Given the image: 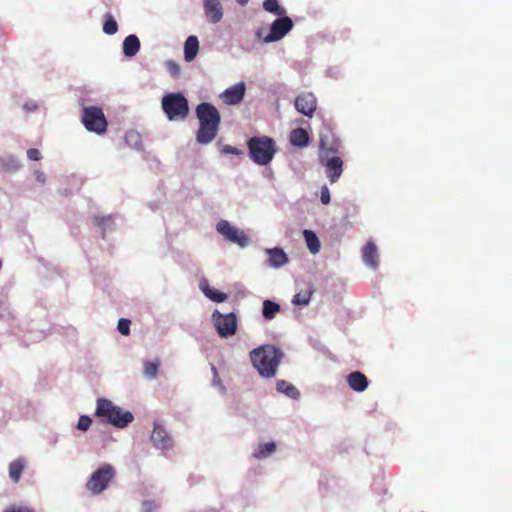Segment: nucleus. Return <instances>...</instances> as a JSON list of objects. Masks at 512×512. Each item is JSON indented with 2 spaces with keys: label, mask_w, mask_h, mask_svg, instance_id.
I'll return each instance as SVG.
<instances>
[{
  "label": "nucleus",
  "mask_w": 512,
  "mask_h": 512,
  "mask_svg": "<svg viewBox=\"0 0 512 512\" xmlns=\"http://www.w3.org/2000/svg\"><path fill=\"white\" fill-rule=\"evenodd\" d=\"M340 149V140L330 131L326 130L320 134V162L332 154H337Z\"/></svg>",
  "instance_id": "9b49d317"
},
{
  "label": "nucleus",
  "mask_w": 512,
  "mask_h": 512,
  "mask_svg": "<svg viewBox=\"0 0 512 512\" xmlns=\"http://www.w3.org/2000/svg\"><path fill=\"white\" fill-rule=\"evenodd\" d=\"M276 390L278 393L283 394L293 400H297L300 397L299 390L286 380H277Z\"/></svg>",
  "instance_id": "5701e85b"
},
{
  "label": "nucleus",
  "mask_w": 512,
  "mask_h": 512,
  "mask_svg": "<svg viewBox=\"0 0 512 512\" xmlns=\"http://www.w3.org/2000/svg\"><path fill=\"white\" fill-rule=\"evenodd\" d=\"M294 24L290 17L286 14L278 16L271 26L269 33L263 38L264 43H273L284 38L293 28Z\"/></svg>",
  "instance_id": "1a4fd4ad"
},
{
  "label": "nucleus",
  "mask_w": 512,
  "mask_h": 512,
  "mask_svg": "<svg viewBox=\"0 0 512 512\" xmlns=\"http://www.w3.org/2000/svg\"><path fill=\"white\" fill-rule=\"evenodd\" d=\"M276 451L275 442L261 443L257 449L253 452L252 456L255 459H265L271 456Z\"/></svg>",
  "instance_id": "a878e982"
},
{
  "label": "nucleus",
  "mask_w": 512,
  "mask_h": 512,
  "mask_svg": "<svg viewBox=\"0 0 512 512\" xmlns=\"http://www.w3.org/2000/svg\"><path fill=\"white\" fill-rule=\"evenodd\" d=\"M200 289L213 302L221 303L227 299V295L224 292L211 288L207 282H201Z\"/></svg>",
  "instance_id": "b1692460"
},
{
  "label": "nucleus",
  "mask_w": 512,
  "mask_h": 512,
  "mask_svg": "<svg viewBox=\"0 0 512 512\" xmlns=\"http://www.w3.org/2000/svg\"><path fill=\"white\" fill-rule=\"evenodd\" d=\"M166 68L173 76H177L180 73V66L173 60L166 62Z\"/></svg>",
  "instance_id": "ea45409f"
},
{
  "label": "nucleus",
  "mask_w": 512,
  "mask_h": 512,
  "mask_svg": "<svg viewBox=\"0 0 512 512\" xmlns=\"http://www.w3.org/2000/svg\"><path fill=\"white\" fill-rule=\"evenodd\" d=\"M95 223L102 229L103 238L105 237V233L112 229V225L114 224V216H101L95 218Z\"/></svg>",
  "instance_id": "2f4dec72"
},
{
  "label": "nucleus",
  "mask_w": 512,
  "mask_h": 512,
  "mask_svg": "<svg viewBox=\"0 0 512 512\" xmlns=\"http://www.w3.org/2000/svg\"><path fill=\"white\" fill-rule=\"evenodd\" d=\"M35 176H36V180L39 183L44 184L46 182V175L42 171H36Z\"/></svg>",
  "instance_id": "de8ad7c7"
},
{
  "label": "nucleus",
  "mask_w": 512,
  "mask_h": 512,
  "mask_svg": "<svg viewBox=\"0 0 512 512\" xmlns=\"http://www.w3.org/2000/svg\"><path fill=\"white\" fill-rule=\"evenodd\" d=\"M95 416L119 429L126 428L134 420L132 412L123 410L106 398L97 399Z\"/></svg>",
  "instance_id": "7ed1b4c3"
},
{
  "label": "nucleus",
  "mask_w": 512,
  "mask_h": 512,
  "mask_svg": "<svg viewBox=\"0 0 512 512\" xmlns=\"http://www.w3.org/2000/svg\"><path fill=\"white\" fill-rule=\"evenodd\" d=\"M358 211H359L358 206L355 205V204H352L351 205V212H352V214H356V213H358Z\"/></svg>",
  "instance_id": "8fccbe9b"
},
{
  "label": "nucleus",
  "mask_w": 512,
  "mask_h": 512,
  "mask_svg": "<svg viewBox=\"0 0 512 512\" xmlns=\"http://www.w3.org/2000/svg\"><path fill=\"white\" fill-rule=\"evenodd\" d=\"M237 3L241 6H245L248 4L249 0H236Z\"/></svg>",
  "instance_id": "3c124183"
},
{
  "label": "nucleus",
  "mask_w": 512,
  "mask_h": 512,
  "mask_svg": "<svg viewBox=\"0 0 512 512\" xmlns=\"http://www.w3.org/2000/svg\"><path fill=\"white\" fill-rule=\"evenodd\" d=\"M212 384H213V386L219 387L221 393L224 394L226 392V387L222 384V381H221L219 375H216L215 377H213Z\"/></svg>",
  "instance_id": "a18cd8bd"
},
{
  "label": "nucleus",
  "mask_w": 512,
  "mask_h": 512,
  "mask_svg": "<svg viewBox=\"0 0 512 512\" xmlns=\"http://www.w3.org/2000/svg\"><path fill=\"white\" fill-rule=\"evenodd\" d=\"M59 442V434L50 433L47 437V443L51 447H55Z\"/></svg>",
  "instance_id": "37998d69"
},
{
  "label": "nucleus",
  "mask_w": 512,
  "mask_h": 512,
  "mask_svg": "<svg viewBox=\"0 0 512 512\" xmlns=\"http://www.w3.org/2000/svg\"><path fill=\"white\" fill-rule=\"evenodd\" d=\"M245 83L239 82L229 88H227L220 97L223 102L227 105H236L240 103L245 95Z\"/></svg>",
  "instance_id": "dca6fc26"
},
{
  "label": "nucleus",
  "mask_w": 512,
  "mask_h": 512,
  "mask_svg": "<svg viewBox=\"0 0 512 512\" xmlns=\"http://www.w3.org/2000/svg\"><path fill=\"white\" fill-rule=\"evenodd\" d=\"M140 45V40L135 34L128 35L123 41V54L129 58L135 56L140 50Z\"/></svg>",
  "instance_id": "aec40b11"
},
{
  "label": "nucleus",
  "mask_w": 512,
  "mask_h": 512,
  "mask_svg": "<svg viewBox=\"0 0 512 512\" xmlns=\"http://www.w3.org/2000/svg\"><path fill=\"white\" fill-rule=\"evenodd\" d=\"M27 157L29 160L38 161L41 159V153L36 148H30L27 150Z\"/></svg>",
  "instance_id": "a19ab883"
},
{
  "label": "nucleus",
  "mask_w": 512,
  "mask_h": 512,
  "mask_svg": "<svg viewBox=\"0 0 512 512\" xmlns=\"http://www.w3.org/2000/svg\"><path fill=\"white\" fill-rule=\"evenodd\" d=\"M199 51V41L194 35L189 36L184 43V59L191 62L195 59Z\"/></svg>",
  "instance_id": "412c9836"
},
{
  "label": "nucleus",
  "mask_w": 512,
  "mask_h": 512,
  "mask_svg": "<svg viewBox=\"0 0 512 512\" xmlns=\"http://www.w3.org/2000/svg\"><path fill=\"white\" fill-rule=\"evenodd\" d=\"M347 383L349 387L355 392L365 391L369 384L367 377L359 371H354L348 374Z\"/></svg>",
  "instance_id": "6ab92c4d"
},
{
  "label": "nucleus",
  "mask_w": 512,
  "mask_h": 512,
  "mask_svg": "<svg viewBox=\"0 0 512 512\" xmlns=\"http://www.w3.org/2000/svg\"><path fill=\"white\" fill-rule=\"evenodd\" d=\"M284 356V351L273 344L258 346L249 353L253 368L265 379H272L276 376Z\"/></svg>",
  "instance_id": "f257e3e1"
},
{
  "label": "nucleus",
  "mask_w": 512,
  "mask_h": 512,
  "mask_svg": "<svg viewBox=\"0 0 512 512\" xmlns=\"http://www.w3.org/2000/svg\"><path fill=\"white\" fill-rule=\"evenodd\" d=\"M199 121V128L196 133V141L200 145L210 144L217 136L221 115L217 108L209 102H201L195 109Z\"/></svg>",
  "instance_id": "f03ea898"
},
{
  "label": "nucleus",
  "mask_w": 512,
  "mask_h": 512,
  "mask_svg": "<svg viewBox=\"0 0 512 512\" xmlns=\"http://www.w3.org/2000/svg\"><path fill=\"white\" fill-rule=\"evenodd\" d=\"M212 321L217 333L223 338L233 336L237 331V317L233 312L222 314L215 310L212 313Z\"/></svg>",
  "instance_id": "6e6552de"
},
{
  "label": "nucleus",
  "mask_w": 512,
  "mask_h": 512,
  "mask_svg": "<svg viewBox=\"0 0 512 512\" xmlns=\"http://www.w3.org/2000/svg\"><path fill=\"white\" fill-rule=\"evenodd\" d=\"M265 253L268 256L267 266L273 269H279L289 262L287 254L280 247L267 248Z\"/></svg>",
  "instance_id": "f3484780"
},
{
  "label": "nucleus",
  "mask_w": 512,
  "mask_h": 512,
  "mask_svg": "<svg viewBox=\"0 0 512 512\" xmlns=\"http://www.w3.org/2000/svg\"><path fill=\"white\" fill-rule=\"evenodd\" d=\"M2 164L6 169L12 170V171L18 170L20 167V163H19L18 159L13 156H7V157L3 158Z\"/></svg>",
  "instance_id": "f704fd0d"
},
{
  "label": "nucleus",
  "mask_w": 512,
  "mask_h": 512,
  "mask_svg": "<svg viewBox=\"0 0 512 512\" xmlns=\"http://www.w3.org/2000/svg\"><path fill=\"white\" fill-rule=\"evenodd\" d=\"M362 260L369 268L376 269L378 267V252L374 242L368 241L363 247Z\"/></svg>",
  "instance_id": "a211bd4d"
},
{
  "label": "nucleus",
  "mask_w": 512,
  "mask_h": 512,
  "mask_svg": "<svg viewBox=\"0 0 512 512\" xmlns=\"http://www.w3.org/2000/svg\"><path fill=\"white\" fill-rule=\"evenodd\" d=\"M131 321L129 319L121 318L118 321L117 330L122 335H128L130 333Z\"/></svg>",
  "instance_id": "e433bc0d"
},
{
  "label": "nucleus",
  "mask_w": 512,
  "mask_h": 512,
  "mask_svg": "<svg viewBox=\"0 0 512 512\" xmlns=\"http://www.w3.org/2000/svg\"><path fill=\"white\" fill-rule=\"evenodd\" d=\"M325 166L326 176L331 183H335L339 180L343 172V161L339 156H331L324 158L321 162Z\"/></svg>",
  "instance_id": "ddd939ff"
},
{
  "label": "nucleus",
  "mask_w": 512,
  "mask_h": 512,
  "mask_svg": "<svg viewBox=\"0 0 512 512\" xmlns=\"http://www.w3.org/2000/svg\"><path fill=\"white\" fill-rule=\"evenodd\" d=\"M0 312H5V319L13 318V313L9 310L8 306L3 302V306H0Z\"/></svg>",
  "instance_id": "49530a36"
},
{
  "label": "nucleus",
  "mask_w": 512,
  "mask_h": 512,
  "mask_svg": "<svg viewBox=\"0 0 512 512\" xmlns=\"http://www.w3.org/2000/svg\"><path fill=\"white\" fill-rule=\"evenodd\" d=\"M247 148L250 159L260 166L270 164L277 152L276 142L268 136L251 137Z\"/></svg>",
  "instance_id": "20e7f679"
},
{
  "label": "nucleus",
  "mask_w": 512,
  "mask_h": 512,
  "mask_svg": "<svg viewBox=\"0 0 512 512\" xmlns=\"http://www.w3.org/2000/svg\"><path fill=\"white\" fill-rule=\"evenodd\" d=\"M294 105L299 113L312 117L316 110V97L312 93H302L296 97Z\"/></svg>",
  "instance_id": "4468645a"
},
{
  "label": "nucleus",
  "mask_w": 512,
  "mask_h": 512,
  "mask_svg": "<svg viewBox=\"0 0 512 512\" xmlns=\"http://www.w3.org/2000/svg\"><path fill=\"white\" fill-rule=\"evenodd\" d=\"M92 424V418L88 415H81L78 419L76 428L80 431H87Z\"/></svg>",
  "instance_id": "c9c22d12"
},
{
  "label": "nucleus",
  "mask_w": 512,
  "mask_h": 512,
  "mask_svg": "<svg viewBox=\"0 0 512 512\" xmlns=\"http://www.w3.org/2000/svg\"><path fill=\"white\" fill-rule=\"evenodd\" d=\"M320 200L324 205H327L330 203V200H331L330 191L326 185H323L321 187Z\"/></svg>",
  "instance_id": "58836bf2"
},
{
  "label": "nucleus",
  "mask_w": 512,
  "mask_h": 512,
  "mask_svg": "<svg viewBox=\"0 0 512 512\" xmlns=\"http://www.w3.org/2000/svg\"><path fill=\"white\" fill-rule=\"evenodd\" d=\"M216 230L228 241L236 243L240 247H246L248 245L249 238L247 235L227 220L218 221L216 224Z\"/></svg>",
  "instance_id": "9d476101"
},
{
  "label": "nucleus",
  "mask_w": 512,
  "mask_h": 512,
  "mask_svg": "<svg viewBox=\"0 0 512 512\" xmlns=\"http://www.w3.org/2000/svg\"><path fill=\"white\" fill-rule=\"evenodd\" d=\"M280 311V305L271 300H265L262 305V315L265 319L271 320Z\"/></svg>",
  "instance_id": "cd10ccee"
},
{
  "label": "nucleus",
  "mask_w": 512,
  "mask_h": 512,
  "mask_svg": "<svg viewBox=\"0 0 512 512\" xmlns=\"http://www.w3.org/2000/svg\"><path fill=\"white\" fill-rule=\"evenodd\" d=\"M162 110L169 121H184L189 115V103L182 92L165 94L161 99Z\"/></svg>",
  "instance_id": "39448f33"
},
{
  "label": "nucleus",
  "mask_w": 512,
  "mask_h": 512,
  "mask_svg": "<svg viewBox=\"0 0 512 512\" xmlns=\"http://www.w3.org/2000/svg\"><path fill=\"white\" fill-rule=\"evenodd\" d=\"M102 29L107 35H114L118 31V24L111 13H106L104 15Z\"/></svg>",
  "instance_id": "c85d7f7f"
},
{
  "label": "nucleus",
  "mask_w": 512,
  "mask_h": 512,
  "mask_svg": "<svg viewBox=\"0 0 512 512\" xmlns=\"http://www.w3.org/2000/svg\"><path fill=\"white\" fill-rule=\"evenodd\" d=\"M222 153L223 154H230V155H236V156H239L242 154V151L237 149L236 147H233L231 145H225L223 148H222Z\"/></svg>",
  "instance_id": "79ce46f5"
},
{
  "label": "nucleus",
  "mask_w": 512,
  "mask_h": 512,
  "mask_svg": "<svg viewBox=\"0 0 512 512\" xmlns=\"http://www.w3.org/2000/svg\"><path fill=\"white\" fill-rule=\"evenodd\" d=\"M82 123L89 132L102 135L107 130V120L103 110L97 106L83 108Z\"/></svg>",
  "instance_id": "423d86ee"
},
{
  "label": "nucleus",
  "mask_w": 512,
  "mask_h": 512,
  "mask_svg": "<svg viewBox=\"0 0 512 512\" xmlns=\"http://www.w3.org/2000/svg\"><path fill=\"white\" fill-rule=\"evenodd\" d=\"M0 306H3V301L0 300ZM0 319H5V312H0Z\"/></svg>",
  "instance_id": "864d4df0"
},
{
  "label": "nucleus",
  "mask_w": 512,
  "mask_h": 512,
  "mask_svg": "<svg viewBox=\"0 0 512 512\" xmlns=\"http://www.w3.org/2000/svg\"><path fill=\"white\" fill-rule=\"evenodd\" d=\"M263 8L265 11L276 16H283L286 14V9L279 5L278 0H264Z\"/></svg>",
  "instance_id": "c756f323"
},
{
  "label": "nucleus",
  "mask_w": 512,
  "mask_h": 512,
  "mask_svg": "<svg viewBox=\"0 0 512 512\" xmlns=\"http://www.w3.org/2000/svg\"><path fill=\"white\" fill-rule=\"evenodd\" d=\"M151 441L156 449L167 450L172 448L173 439L167 430L158 422H154Z\"/></svg>",
  "instance_id": "f8f14e48"
},
{
  "label": "nucleus",
  "mask_w": 512,
  "mask_h": 512,
  "mask_svg": "<svg viewBox=\"0 0 512 512\" xmlns=\"http://www.w3.org/2000/svg\"><path fill=\"white\" fill-rule=\"evenodd\" d=\"M158 368H159L158 361H156V362L147 361L144 364V375L149 379H153L157 375Z\"/></svg>",
  "instance_id": "72a5a7b5"
},
{
  "label": "nucleus",
  "mask_w": 512,
  "mask_h": 512,
  "mask_svg": "<svg viewBox=\"0 0 512 512\" xmlns=\"http://www.w3.org/2000/svg\"><path fill=\"white\" fill-rule=\"evenodd\" d=\"M37 107V104L34 102H27L24 104V109L27 111H35Z\"/></svg>",
  "instance_id": "09e8293b"
},
{
  "label": "nucleus",
  "mask_w": 512,
  "mask_h": 512,
  "mask_svg": "<svg viewBox=\"0 0 512 512\" xmlns=\"http://www.w3.org/2000/svg\"><path fill=\"white\" fill-rule=\"evenodd\" d=\"M159 505L152 500H144L142 502V512H156Z\"/></svg>",
  "instance_id": "4c0bfd02"
},
{
  "label": "nucleus",
  "mask_w": 512,
  "mask_h": 512,
  "mask_svg": "<svg viewBox=\"0 0 512 512\" xmlns=\"http://www.w3.org/2000/svg\"><path fill=\"white\" fill-rule=\"evenodd\" d=\"M211 371L213 373V377H215L216 375H218V372H217V369L214 365L211 366Z\"/></svg>",
  "instance_id": "603ef678"
},
{
  "label": "nucleus",
  "mask_w": 512,
  "mask_h": 512,
  "mask_svg": "<svg viewBox=\"0 0 512 512\" xmlns=\"http://www.w3.org/2000/svg\"><path fill=\"white\" fill-rule=\"evenodd\" d=\"M115 474L116 472L112 465L103 464L91 475L87 482V489L94 495L100 494L108 487Z\"/></svg>",
  "instance_id": "0eeeda50"
},
{
  "label": "nucleus",
  "mask_w": 512,
  "mask_h": 512,
  "mask_svg": "<svg viewBox=\"0 0 512 512\" xmlns=\"http://www.w3.org/2000/svg\"><path fill=\"white\" fill-rule=\"evenodd\" d=\"M303 236L309 251L312 254H317L320 251L321 245L316 233L312 230L305 229Z\"/></svg>",
  "instance_id": "393cba45"
},
{
  "label": "nucleus",
  "mask_w": 512,
  "mask_h": 512,
  "mask_svg": "<svg viewBox=\"0 0 512 512\" xmlns=\"http://www.w3.org/2000/svg\"><path fill=\"white\" fill-rule=\"evenodd\" d=\"M125 142L128 146L140 150L142 148L141 135L134 130H130L125 134Z\"/></svg>",
  "instance_id": "7c9ffc66"
},
{
  "label": "nucleus",
  "mask_w": 512,
  "mask_h": 512,
  "mask_svg": "<svg viewBox=\"0 0 512 512\" xmlns=\"http://www.w3.org/2000/svg\"><path fill=\"white\" fill-rule=\"evenodd\" d=\"M312 290H308L304 293L299 292L293 296L292 303L294 305L306 306L311 300Z\"/></svg>",
  "instance_id": "473e14b6"
},
{
  "label": "nucleus",
  "mask_w": 512,
  "mask_h": 512,
  "mask_svg": "<svg viewBox=\"0 0 512 512\" xmlns=\"http://www.w3.org/2000/svg\"><path fill=\"white\" fill-rule=\"evenodd\" d=\"M4 512H33V511L26 506H14V507L7 508Z\"/></svg>",
  "instance_id": "c03bdc74"
},
{
  "label": "nucleus",
  "mask_w": 512,
  "mask_h": 512,
  "mask_svg": "<svg viewBox=\"0 0 512 512\" xmlns=\"http://www.w3.org/2000/svg\"><path fill=\"white\" fill-rule=\"evenodd\" d=\"M290 143L298 148L307 147L309 144V135L303 128L293 129L290 133Z\"/></svg>",
  "instance_id": "4be33fe9"
},
{
  "label": "nucleus",
  "mask_w": 512,
  "mask_h": 512,
  "mask_svg": "<svg viewBox=\"0 0 512 512\" xmlns=\"http://www.w3.org/2000/svg\"><path fill=\"white\" fill-rule=\"evenodd\" d=\"M206 19L211 24L219 23L223 18V7L219 0H203Z\"/></svg>",
  "instance_id": "2eb2a0df"
},
{
  "label": "nucleus",
  "mask_w": 512,
  "mask_h": 512,
  "mask_svg": "<svg viewBox=\"0 0 512 512\" xmlns=\"http://www.w3.org/2000/svg\"><path fill=\"white\" fill-rule=\"evenodd\" d=\"M25 467V460L18 458L12 461L9 465V477L15 483H17L21 477V474Z\"/></svg>",
  "instance_id": "bb28decb"
},
{
  "label": "nucleus",
  "mask_w": 512,
  "mask_h": 512,
  "mask_svg": "<svg viewBox=\"0 0 512 512\" xmlns=\"http://www.w3.org/2000/svg\"><path fill=\"white\" fill-rule=\"evenodd\" d=\"M328 73H329L330 75H332V69H329V70H328Z\"/></svg>",
  "instance_id": "5fc2aeb1"
}]
</instances>
